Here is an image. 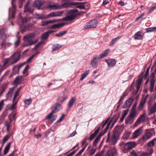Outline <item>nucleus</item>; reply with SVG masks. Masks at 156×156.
Listing matches in <instances>:
<instances>
[{
    "label": "nucleus",
    "instance_id": "nucleus-22",
    "mask_svg": "<svg viewBox=\"0 0 156 156\" xmlns=\"http://www.w3.org/2000/svg\"><path fill=\"white\" fill-rule=\"evenodd\" d=\"M142 131L141 128H140L136 130L134 133L133 136L134 138H136L141 134Z\"/></svg>",
    "mask_w": 156,
    "mask_h": 156
},
{
    "label": "nucleus",
    "instance_id": "nucleus-16",
    "mask_svg": "<svg viewBox=\"0 0 156 156\" xmlns=\"http://www.w3.org/2000/svg\"><path fill=\"white\" fill-rule=\"evenodd\" d=\"M63 12L60 11L52 12L48 14V18L56 16H61Z\"/></svg>",
    "mask_w": 156,
    "mask_h": 156
},
{
    "label": "nucleus",
    "instance_id": "nucleus-43",
    "mask_svg": "<svg viewBox=\"0 0 156 156\" xmlns=\"http://www.w3.org/2000/svg\"><path fill=\"white\" fill-rule=\"evenodd\" d=\"M121 37V36H118L115 38H114L111 41L110 45H113L116 41H117Z\"/></svg>",
    "mask_w": 156,
    "mask_h": 156
},
{
    "label": "nucleus",
    "instance_id": "nucleus-38",
    "mask_svg": "<svg viewBox=\"0 0 156 156\" xmlns=\"http://www.w3.org/2000/svg\"><path fill=\"white\" fill-rule=\"evenodd\" d=\"M108 50H106L105 51L103 52L100 55V58H102L106 56L107 55L108 53Z\"/></svg>",
    "mask_w": 156,
    "mask_h": 156
},
{
    "label": "nucleus",
    "instance_id": "nucleus-39",
    "mask_svg": "<svg viewBox=\"0 0 156 156\" xmlns=\"http://www.w3.org/2000/svg\"><path fill=\"white\" fill-rule=\"evenodd\" d=\"M128 110H124L123 111V113L122 115V117L120 119V121L121 122H122L123 121L126 116L128 114Z\"/></svg>",
    "mask_w": 156,
    "mask_h": 156
},
{
    "label": "nucleus",
    "instance_id": "nucleus-44",
    "mask_svg": "<svg viewBox=\"0 0 156 156\" xmlns=\"http://www.w3.org/2000/svg\"><path fill=\"white\" fill-rule=\"evenodd\" d=\"M21 79H15V80L13 82V84L16 86H18L20 83Z\"/></svg>",
    "mask_w": 156,
    "mask_h": 156
},
{
    "label": "nucleus",
    "instance_id": "nucleus-60",
    "mask_svg": "<svg viewBox=\"0 0 156 156\" xmlns=\"http://www.w3.org/2000/svg\"><path fill=\"white\" fill-rule=\"evenodd\" d=\"M5 125L6 127V130L7 131H9V128L10 127V123L7 122L5 123Z\"/></svg>",
    "mask_w": 156,
    "mask_h": 156
},
{
    "label": "nucleus",
    "instance_id": "nucleus-52",
    "mask_svg": "<svg viewBox=\"0 0 156 156\" xmlns=\"http://www.w3.org/2000/svg\"><path fill=\"white\" fill-rule=\"evenodd\" d=\"M41 43H39L37 45H36L35 47L33 49L34 50H37V49H41L42 48V46H41Z\"/></svg>",
    "mask_w": 156,
    "mask_h": 156
},
{
    "label": "nucleus",
    "instance_id": "nucleus-58",
    "mask_svg": "<svg viewBox=\"0 0 156 156\" xmlns=\"http://www.w3.org/2000/svg\"><path fill=\"white\" fill-rule=\"evenodd\" d=\"M89 72V70H88L85 71V72L82 75L81 78H85L88 74Z\"/></svg>",
    "mask_w": 156,
    "mask_h": 156
},
{
    "label": "nucleus",
    "instance_id": "nucleus-46",
    "mask_svg": "<svg viewBox=\"0 0 156 156\" xmlns=\"http://www.w3.org/2000/svg\"><path fill=\"white\" fill-rule=\"evenodd\" d=\"M154 141L156 143V138L149 142L148 143V146L149 147L153 146L154 144Z\"/></svg>",
    "mask_w": 156,
    "mask_h": 156
},
{
    "label": "nucleus",
    "instance_id": "nucleus-9",
    "mask_svg": "<svg viewBox=\"0 0 156 156\" xmlns=\"http://www.w3.org/2000/svg\"><path fill=\"white\" fill-rule=\"evenodd\" d=\"M14 0H12L11 2L12 7L9 8V17L13 18L14 17L15 13L16 6L14 4L13 2Z\"/></svg>",
    "mask_w": 156,
    "mask_h": 156
},
{
    "label": "nucleus",
    "instance_id": "nucleus-27",
    "mask_svg": "<svg viewBox=\"0 0 156 156\" xmlns=\"http://www.w3.org/2000/svg\"><path fill=\"white\" fill-rule=\"evenodd\" d=\"M76 100V98L75 97L72 98L69 101L68 104V107L69 108H71L75 102Z\"/></svg>",
    "mask_w": 156,
    "mask_h": 156
},
{
    "label": "nucleus",
    "instance_id": "nucleus-32",
    "mask_svg": "<svg viewBox=\"0 0 156 156\" xmlns=\"http://www.w3.org/2000/svg\"><path fill=\"white\" fill-rule=\"evenodd\" d=\"M155 82V80L154 79H151V80L150 81V92H152L153 91Z\"/></svg>",
    "mask_w": 156,
    "mask_h": 156
},
{
    "label": "nucleus",
    "instance_id": "nucleus-48",
    "mask_svg": "<svg viewBox=\"0 0 156 156\" xmlns=\"http://www.w3.org/2000/svg\"><path fill=\"white\" fill-rule=\"evenodd\" d=\"M14 88H10V90L6 94V97L7 98H8L9 97H11Z\"/></svg>",
    "mask_w": 156,
    "mask_h": 156
},
{
    "label": "nucleus",
    "instance_id": "nucleus-13",
    "mask_svg": "<svg viewBox=\"0 0 156 156\" xmlns=\"http://www.w3.org/2000/svg\"><path fill=\"white\" fill-rule=\"evenodd\" d=\"M146 115L145 113L141 115L140 117L137 120L134 125L137 126L140 122H144L146 119Z\"/></svg>",
    "mask_w": 156,
    "mask_h": 156
},
{
    "label": "nucleus",
    "instance_id": "nucleus-56",
    "mask_svg": "<svg viewBox=\"0 0 156 156\" xmlns=\"http://www.w3.org/2000/svg\"><path fill=\"white\" fill-rule=\"evenodd\" d=\"M110 124V122H109V123H108V124L107 125V126L105 128V130H102V131L101 132V133L103 135H104L106 132L107 130H108V129L109 127V126Z\"/></svg>",
    "mask_w": 156,
    "mask_h": 156
},
{
    "label": "nucleus",
    "instance_id": "nucleus-41",
    "mask_svg": "<svg viewBox=\"0 0 156 156\" xmlns=\"http://www.w3.org/2000/svg\"><path fill=\"white\" fill-rule=\"evenodd\" d=\"M29 66L28 65L27 66L23 71V73L24 77L27 75L28 74V70L29 69Z\"/></svg>",
    "mask_w": 156,
    "mask_h": 156
},
{
    "label": "nucleus",
    "instance_id": "nucleus-20",
    "mask_svg": "<svg viewBox=\"0 0 156 156\" xmlns=\"http://www.w3.org/2000/svg\"><path fill=\"white\" fill-rule=\"evenodd\" d=\"M149 114L150 115L156 112V103L154 104L148 108Z\"/></svg>",
    "mask_w": 156,
    "mask_h": 156
},
{
    "label": "nucleus",
    "instance_id": "nucleus-49",
    "mask_svg": "<svg viewBox=\"0 0 156 156\" xmlns=\"http://www.w3.org/2000/svg\"><path fill=\"white\" fill-rule=\"evenodd\" d=\"M147 32L156 31V27H149L146 29Z\"/></svg>",
    "mask_w": 156,
    "mask_h": 156
},
{
    "label": "nucleus",
    "instance_id": "nucleus-25",
    "mask_svg": "<svg viewBox=\"0 0 156 156\" xmlns=\"http://www.w3.org/2000/svg\"><path fill=\"white\" fill-rule=\"evenodd\" d=\"M85 3L83 2L73 3V5H76V7L77 8L82 9L85 8Z\"/></svg>",
    "mask_w": 156,
    "mask_h": 156
},
{
    "label": "nucleus",
    "instance_id": "nucleus-14",
    "mask_svg": "<svg viewBox=\"0 0 156 156\" xmlns=\"http://www.w3.org/2000/svg\"><path fill=\"white\" fill-rule=\"evenodd\" d=\"M153 151L152 148H148L146 151L142 152L140 154V156H151L153 153Z\"/></svg>",
    "mask_w": 156,
    "mask_h": 156
},
{
    "label": "nucleus",
    "instance_id": "nucleus-29",
    "mask_svg": "<svg viewBox=\"0 0 156 156\" xmlns=\"http://www.w3.org/2000/svg\"><path fill=\"white\" fill-rule=\"evenodd\" d=\"M71 5H73V3L72 2H66L62 4L61 6L62 8H68L71 7Z\"/></svg>",
    "mask_w": 156,
    "mask_h": 156
},
{
    "label": "nucleus",
    "instance_id": "nucleus-53",
    "mask_svg": "<svg viewBox=\"0 0 156 156\" xmlns=\"http://www.w3.org/2000/svg\"><path fill=\"white\" fill-rule=\"evenodd\" d=\"M32 100L31 98H30L28 99H26L24 101V102L25 104L27 105H30L32 102Z\"/></svg>",
    "mask_w": 156,
    "mask_h": 156
},
{
    "label": "nucleus",
    "instance_id": "nucleus-5",
    "mask_svg": "<svg viewBox=\"0 0 156 156\" xmlns=\"http://www.w3.org/2000/svg\"><path fill=\"white\" fill-rule=\"evenodd\" d=\"M20 53L19 52H16L12 55L11 57L9 58L11 65H12L17 62L20 59Z\"/></svg>",
    "mask_w": 156,
    "mask_h": 156
},
{
    "label": "nucleus",
    "instance_id": "nucleus-11",
    "mask_svg": "<svg viewBox=\"0 0 156 156\" xmlns=\"http://www.w3.org/2000/svg\"><path fill=\"white\" fill-rule=\"evenodd\" d=\"M46 8L50 9L51 10H54L62 9V6L58 3L55 4H50L48 5Z\"/></svg>",
    "mask_w": 156,
    "mask_h": 156
},
{
    "label": "nucleus",
    "instance_id": "nucleus-24",
    "mask_svg": "<svg viewBox=\"0 0 156 156\" xmlns=\"http://www.w3.org/2000/svg\"><path fill=\"white\" fill-rule=\"evenodd\" d=\"M58 20H49L48 21H46L42 22L41 26H46L48 25L49 24L53 23H55L58 21Z\"/></svg>",
    "mask_w": 156,
    "mask_h": 156
},
{
    "label": "nucleus",
    "instance_id": "nucleus-36",
    "mask_svg": "<svg viewBox=\"0 0 156 156\" xmlns=\"http://www.w3.org/2000/svg\"><path fill=\"white\" fill-rule=\"evenodd\" d=\"M143 79H138L136 81V87L137 90H138L140 87L141 84L142 82Z\"/></svg>",
    "mask_w": 156,
    "mask_h": 156
},
{
    "label": "nucleus",
    "instance_id": "nucleus-30",
    "mask_svg": "<svg viewBox=\"0 0 156 156\" xmlns=\"http://www.w3.org/2000/svg\"><path fill=\"white\" fill-rule=\"evenodd\" d=\"M66 23H62L58 24H54L51 26V28L52 29H55L62 27L65 25L67 24Z\"/></svg>",
    "mask_w": 156,
    "mask_h": 156
},
{
    "label": "nucleus",
    "instance_id": "nucleus-62",
    "mask_svg": "<svg viewBox=\"0 0 156 156\" xmlns=\"http://www.w3.org/2000/svg\"><path fill=\"white\" fill-rule=\"evenodd\" d=\"M96 151V149L94 148H92L91 150L90 151V154L92 155H93L95 152Z\"/></svg>",
    "mask_w": 156,
    "mask_h": 156
},
{
    "label": "nucleus",
    "instance_id": "nucleus-51",
    "mask_svg": "<svg viewBox=\"0 0 156 156\" xmlns=\"http://www.w3.org/2000/svg\"><path fill=\"white\" fill-rule=\"evenodd\" d=\"M13 104L11 105L10 107V109L12 110H14L16 108V105L18 103L17 101H15L14 102H13Z\"/></svg>",
    "mask_w": 156,
    "mask_h": 156
},
{
    "label": "nucleus",
    "instance_id": "nucleus-59",
    "mask_svg": "<svg viewBox=\"0 0 156 156\" xmlns=\"http://www.w3.org/2000/svg\"><path fill=\"white\" fill-rule=\"evenodd\" d=\"M54 113V111L51 110V112L47 115L46 119H49L51 118Z\"/></svg>",
    "mask_w": 156,
    "mask_h": 156
},
{
    "label": "nucleus",
    "instance_id": "nucleus-35",
    "mask_svg": "<svg viewBox=\"0 0 156 156\" xmlns=\"http://www.w3.org/2000/svg\"><path fill=\"white\" fill-rule=\"evenodd\" d=\"M141 32L140 31L136 33L134 36L135 39L138 40H140L142 39L143 37L141 34Z\"/></svg>",
    "mask_w": 156,
    "mask_h": 156
},
{
    "label": "nucleus",
    "instance_id": "nucleus-34",
    "mask_svg": "<svg viewBox=\"0 0 156 156\" xmlns=\"http://www.w3.org/2000/svg\"><path fill=\"white\" fill-rule=\"evenodd\" d=\"M12 143V142H10L5 147L4 151V155H5L7 153L9 150L10 149V147Z\"/></svg>",
    "mask_w": 156,
    "mask_h": 156
},
{
    "label": "nucleus",
    "instance_id": "nucleus-37",
    "mask_svg": "<svg viewBox=\"0 0 156 156\" xmlns=\"http://www.w3.org/2000/svg\"><path fill=\"white\" fill-rule=\"evenodd\" d=\"M62 46L58 44H54L52 46V50L55 51L58 50L62 47Z\"/></svg>",
    "mask_w": 156,
    "mask_h": 156
},
{
    "label": "nucleus",
    "instance_id": "nucleus-45",
    "mask_svg": "<svg viewBox=\"0 0 156 156\" xmlns=\"http://www.w3.org/2000/svg\"><path fill=\"white\" fill-rule=\"evenodd\" d=\"M24 11L25 12L29 11L31 12H32L33 10L32 9H31L29 7V3L28 2L26 5V7L24 9Z\"/></svg>",
    "mask_w": 156,
    "mask_h": 156
},
{
    "label": "nucleus",
    "instance_id": "nucleus-6",
    "mask_svg": "<svg viewBox=\"0 0 156 156\" xmlns=\"http://www.w3.org/2000/svg\"><path fill=\"white\" fill-rule=\"evenodd\" d=\"M117 154V151L114 146L109 149L105 154V156H116Z\"/></svg>",
    "mask_w": 156,
    "mask_h": 156
},
{
    "label": "nucleus",
    "instance_id": "nucleus-47",
    "mask_svg": "<svg viewBox=\"0 0 156 156\" xmlns=\"http://www.w3.org/2000/svg\"><path fill=\"white\" fill-rule=\"evenodd\" d=\"M37 18L39 19H46L48 18V15L45 16L43 14H40L37 15L36 17Z\"/></svg>",
    "mask_w": 156,
    "mask_h": 156
},
{
    "label": "nucleus",
    "instance_id": "nucleus-4",
    "mask_svg": "<svg viewBox=\"0 0 156 156\" xmlns=\"http://www.w3.org/2000/svg\"><path fill=\"white\" fill-rule=\"evenodd\" d=\"M98 24V20L96 19H93L87 23L84 27V28L87 29L96 27L97 26Z\"/></svg>",
    "mask_w": 156,
    "mask_h": 156
},
{
    "label": "nucleus",
    "instance_id": "nucleus-17",
    "mask_svg": "<svg viewBox=\"0 0 156 156\" xmlns=\"http://www.w3.org/2000/svg\"><path fill=\"white\" fill-rule=\"evenodd\" d=\"M133 100L131 98L127 99L123 105V108H126L127 107L129 108L132 104Z\"/></svg>",
    "mask_w": 156,
    "mask_h": 156
},
{
    "label": "nucleus",
    "instance_id": "nucleus-19",
    "mask_svg": "<svg viewBox=\"0 0 156 156\" xmlns=\"http://www.w3.org/2000/svg\"><path fill=\"white\" fill-rule=\"evenodd\" d=\"M61 107V105L59 103H56L55 106L51 107V110L53 111L54 113L60 110Z\"/></svg>",
    "mask_w": 156,
    "mask_h": 156
},
{
    "label": "nucleus",
    "instance_id": "nucleus-61",
    "mask_svg": "<svg viewBox=\"0 0 156 156\" xmlns=\"http://www.w3.org/2000/svg\"><path fill=\"white\" fill-rule=\"evenodd\" d=\"M19 93H17L16 92L14 94L13 99V102H14L15 101H16V98L19 95Z\"/></svg>",
    "mask_w": 156,
    "mask_h": 156
},
{
    "label": "nucleus",
    "instance_id": "nucleus-18",
    "mask_svg": "<svg viewBox=\"0 0 156 156\" xmlns=\"http://www.w3.org/2000/svg\"><path fill=\"white\" fill-rule=\"evenodd\" d=\"M44 3V2L40 0H35L34 2L33 5L34 6L37 8L39 9L41 5Z\"/></svg>",
    "mask_w": 156,
    "mask_h": 156
},
{
    "label": "nucleus",
    "instance_id": "nucleus-7",
    "mask_svg": "<svg viewBox=\"0 0 156 156\" xmlns=\"http://www.w3.org/2000/svg\"><path fill=\"white\" fill-rule=\"evenodd\" d=\"M155 131L154 129H152L146 132L142 137L143 140L145 141L150 138L152 136L153 133H154Z\"/></svg>",
    "mask_w": 156,
    "mask_h": 156
},
{
    "label": "nucleus",
    "instance_id": "nucleus-42",
    "mask_svg": "<svg viewBox=\"0 0 156 156\" xmlns=\"http://www.w3.org/2000/svg\"><path fill=\"white\" fill-rule=\"evenodd\" d=\"M136 114V111L131 110V112L129 115L134 119V118L136 117L137 116Z\"/></svg>",
    "mask_w": 156,
    "mask_h": 156
},
{
    "label": "nucleus",
    "instance_id": "nucleus-26",
    "mask_svg": "<svg viewBox=\"0 0 156 156\" xmlns=\"http://www.w3.org/2000/svg\"><path fill=\"white\" fill-rule=\"evenodd\" d=\"M8 36H7L5 34V30L4 29H2L0 31V38L1 39H4L7 37Z\"/></svg>",
    "mask_w": 156,
    "mask_h": 156
},
{
    "label": "nucleus",
    "instance_id": "nucleus-2",
    "mask_svg": "<svg viewBox=\"0 0 156 156\" xmlns=\"http://www.w3.org/2000/svg\"><path fill=\"white\" fill-rule=\"evenodd\" d=\"M134 142H130L127 143L122 142L121 144L122 150L124 152L129 151L135 146Z\"/></svg>",
    "mask_w": 156,
    "mask_h": 156
},
{
    "label": "nucleus",
    "instance_id": "nucleus-40",
    "mask_svg": "<svg viewBox=\"0 0 156 156\" xmlns=\"http://www.w3.org/2000/svg\"><path fill=\"white\" fill-rule=\"evenodd\" d=\"M51 33V31H48L44 33L41 36V38L44 39H47L48 37L49 34Z\"/></svg>",
    "mask_w": 156,
    "mask_h": 156
},
{
    "label": "nucleus",
    "instance_id": "nucleus-64",
    "mask_svg": "<svg viewBox=\"0 0 156 156\" xmlns=\"http://www.w3.org/2000/svg\"><path fill=\"white\" fill-rule=\"evenodd\" d=\"M129 134L128 133L125 134L123 136L124 138L126 140L129 137Z\"/></svg>",
    "mask_w": 156,
    "mask_h": 156
},
{
    "label": "nucleus",
    "instance_id": "nucleus-8",
    "mask_svg": "<svg viewBox=\"0 0 156 156\" xmlns=\"http://www.w3.org/2000/svg\"><path fill=\"white\" fill-rule=\"evenodd\" d=\"M26 62L21 63L20 65H18L15 66L13 69V73L11 74L9 76V77H12V75L13 74L18 73L19 72V70L20 68L23 66Z\"/></svg>",
    "mask_w": 156,
    "mask_h": 156
},
{
    "label": "nucleus",
    "instance_id": "nucleus-3",
    "mask_svg": "<svg viewBox=\"0 0 156 156\" xmlns=\"http://www.w3.org/2000/svg\"><path fill=\"white\" fill-rule=\"evenodd\" d=\"M78 12V10L75 9L69 11L67 16L63 18L64 21H70L74 19L76 16V13Z\"/></svg>",
    "mask_w": 156,
    "mask_h": 156
},
{
    "label": "nucleus",
    "instance_id": "nucleus-54",
    "mask_svg": "<svg viewBox=\"0 0 156 156\" xmlns=\"http://www.w3.org/2000/svg\"><path fill=\"white\" fill-rule=\"evenodd\" d=\"M66 31H61L58 34H55V36L57 37H60L63 35L64 34H66Z\"/></svg>",
    "mask_w": 156,
    "mask_h": 156
},
{
    "label": "nucleus",
    "instance_id": "nucleus-12",
    "mask_svg": "<svg viewBox=\"0 0 156 156\" xmlns=\"http://www.w3.org/2000/svg\"><path fill=\"white\" fill-rule=\"evenodd\" d=\"M100 59V58L98 56L94 57L91 61L90 64L91 66L94 68H97L98 65V60Z\"/></svg>",
    "mask_w": 156,
    "mask_h": 156
},
{
    "label": "nucleus",
    "instance_id": "nucleus-55",
    "mask_svg": "<svg viewBox=\"0 0 156 156\" xmlns=\"http://www.w3.org/2000/svg\"><path fill=\"white\" fill-rule=\"evenodd\" d=\"M110 124V122H109V123H108V124L107 125V126L105 128V130H102V131L101 132V133L103 135H104L106 132L107 130H108V129L109 127V126Z\"/></svg>",
    "mask_w": 156,
    "mask_h": 156
},
{
    "label": "nucleus",
    "instance_id": "nucleus-28",
    "mask_svg": "<svg viewBox=\"0 0 156 156\" xmlns=\"http://www.w3.org/2000/svg\"><path fill=\"white\" fill-rule=\"evenodd\" d=\"M146 103V100L144 99H142L140 102L138 108L139 110H142L144 107Z\"/></svg>",
    "mask_w": 156,
    "mask_h": 156
},
{
    "label": "nucleus",
    "instance_id": "nucleus-57",
    "mask_svg": "<svg viewBox=\"0 0 156 156\" xmlns=\"http://www.w3.org/2000/svg\"><path fill=\"white\" fill-rule=\"evenodd\" d=\"M9 136H6L4 137L3 139V141L2 143V146H3L5 143L9 139Z\"/></svg>",
    "mask_w": 156,
    "mask_h": 156
},
{
    "label": "nucleus",
    "instance_id": "nucleus-10",
    "mask_svg": "<svg viewBox=\"0 0 156 156\" xmlns=\"http://www.w3.org/2000/svg\"><path fill=\"white\" fill-rule=\"evenodd\" d=\"M119 136L118 131L117 130H115L114 132L111 139V141L113 144L115 145L116 144Z\"/></svg>",
    "mask_w": 156,
    "mask_h": 156
},
{
    "label": "nucleus",
    "instance_id": "nucleus-50",
    "mask_svg": "<svg viewBox=\"0 0 156 156\" xmlns=\"http://www.w3.org/2000/svg\"><path fill=\"white\" fill-rule=\"evenodd\" d=\"M131 88L128 89L125 92L123 93V95L121 96L122 97H123L124 98L126 96L129 94V93L131 90Z\"/></svg>",
    "mask_w": 156,
    "mask_h": 156
},
{
    "label": "nucleus",
    "instance_id": "nucleus-33",
    "mask_svg": "<svg viewBox=\"0 0 156 156\" xmlns=\"http://www.w3.org/2000/svg\"><path fill=\"white\" fill-rule=\"evenodd\" d=\"M12 143V142H10L5 147L4 151V155H5L7 153L9 150L10 149V147Z\"/></svg>",
    "mask_w": 156,
    "mask_h": 156
},
{
    "label": "nucleus",
    "instance_id": "nucleus-1",
    "mask_svg": "<svg viewBox=\"0 0 156 156\" xmlns=\"http://www.w3.org/2000/svg\"><path fill=\"white\" fill-rule=\"evenodd\" d=\"M35 34L34 33L29 34L24 37V40L25 43H27V44H24V47L32 45L35 43L37 40H34V37Z\"/></svg>",
    "mask_w": 156,
    "mask_h": 156
},
{
    "label": "nucleus",
    "instance_id": "nucleus-21",
    "mask_svg": "<svg viewBox=\"0 0 156 156\" xmlns=\"http://www.w3.org/2000/svg\"><path fill=\"white\" fill-rule=\"evenodd\" d=\"M100 129V127H98V129L95 131L94 133L92 134L89 138V139L90 141H91L95 137L97 134L99 132Z\"/></svg>",
    "mask_w": 156,
    "mask_h": 156
},
{
    "label": "nucleus",
    "instance_id": "nucleus-63",
    "mask_svg": "<svg viewBox=\"0 0 156 156\" xmlns=\"http://www.w3.org/2000/svg\"><path fill=\"white\" fill-rule=\"evenodd\" d=\"M104 151H102L101 152L97 154L95 156H103Z\"/></svg>",
    "mask_w": 156,
    "mask_h": 156
},
{
    "label": "nucleus",
    "instance_id": "nucleus-15",
    "mask_svg": "<svg viewBox=\"0 0 156 156\" xmlns=\"http://www.w3.org/2000/svg\"><path fill=\"white\" fill-rule=\"evenodd\" d=\"M3 68L0 69V73L4 69L7 67L9 65H11L9 58L5 59L3 61Z\"/></svg>",
    "mask_w": 156,
    "mask_h": 156
},
{
    "label": "nucleus",
    "instance_id": "nucleus-23",
    "mask_svg": "<svg viewBox=\"0 0 156 156\" xmlns=\"http://www.w3.org/2000/svg\"><path fill=\"white\" fill-rule=\"evenodd\" d=\"M109 67H112L114 66L116 63L114 59H109L106 60Z\"/></svg>",
    "mask_w": 156,
    "mask_h": 156
},
{
    "label": "nucleus",
    "instance_id": "nucleus-31",
    "mask_svg": "<svg viewBox=\"0 0 156 156\" xmlns=\"http://www.w3.org/2000/svg\"><path fill=\"white\" fill-rule=\"evenodd\" d=\"M134 120V118L128 115L126 118L125 120V123L127 124H131L132 123Z\"/></svg>",
    "mask_w": 156,
    "mask_h": 156
}]
</instances>
